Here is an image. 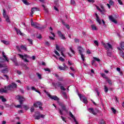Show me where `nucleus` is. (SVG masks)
Returning a JSON list of instances; mask_svg holds the SVG:
<instances>
[{
	"label": "nucleus",
	"instance_id": "nucleus-1",
	"mask_svg": "<svg viewBox=\"0 0 124 124\" xmlns=\"http://www.w3.org/2000/svg\"><path fill=\"white\" fill-rule=\"evenodd\" d=\"M16 99H17V100H18L19 103L20 105H17L16 106V108H21V105H22V104H23V102H24V101H25L26 99L25 98V97H24L23 96H22L20 95H18L16 97Z\"/></svg>",
	"mask_w": 124,
	"mask_h": 124
},
{
	"label": "nucleus",
	"instance_id": "nucleus-2",
	"mask_svg": "<svg viewBox=\"0 0 124 124\" xmlns=\"http://www.w3.org/2000/svg\"><path fill=\"white\" fill-rule=\"evenodd\" d=\"M59 105L62 107V109H59V113L60 115H63V111L66 113H67V109L65 107V105H63L62 103H59Z\"/></svg>",
	"mask_w": 124,
	"mask_h": 124
},
{
	"label": "nucleus",
	"instance_id": "nucleus-3",
	"mask_svg": "<svg viewBox=\"0 0 124 124\" xmlns=\"http://www.w3.org/2000/svg\"><path fill=\"white\" fill-rule=\"evenodd\" d=\"M103 45L107 51H112V50H113V46H112V45L108 43L107 44L103 43Z\"/></svg>",
	"mask_w": 124,
	"mask_h": 124
},
{
	"label": "nucleus",
	"instance_id": "nucleus-4",
	"mask_svg": "<svg viewBox=\"0 0 124 124\" xmlns=\"http://www.w3.org/2000/svg\"><path fill=\"white\" fill-rule=\"evenodd\" d=\"M15 89H17V84L14 82L7 87L8 91H13Z\"/></svg>",
	"mask_w": 124,
	"mask_h": 124
},
{
	"label": "nucleus",
	"instance_id": "nucleus-5",
	"mask_svg": "<svg viewBox=\"0 0 124 124\" xmlns=\"http://www.w3.org/2000/svg\"><path fill=\"white\" fill-rule=\"evenodd\" d=\"M78 50L79 52V54L81 56V60L84 62L85 61V56L83 55L82 53L84 52V50L81 46H78Z\"/></svg>",
	"mask_w": 124,
	"mask_h": 124
},
{
	"label": "nucleus",
	"instance_id": "nucleus-6",
	"mask_svg": "<svg viewBox=\"0 0 124 124\" xmlns=\"http://www.w3.org/2000/svg\"><path fill=\"white\" fill-rule=\"evenodd\" d=\"M31 27H33L34 28H35L38 30H40V27H39V26H40V25L37 23V22H33L32 19L31 20Z\"/></svg>",
	"mask_w": 124,
	"mask_h": 124
},
{
	"label": "nucleus",
	"instance_id": "nucleus-7",
	"mask_svg": "<svg viewBox=\"0 0 124 124\" xmlns=\"http://www.w3.org/2000/svg\"><path fill=\"white\" fill-rule=\"evenodd\" d=\"M78 95L80 99V100H82L83 103H88V99H87V97L84 96H81V94H78Z\"/></svg>",
	"mask_w": 124,
	"mask_h": 124
},
{
	"label": "nucleus",
	"instance_id": "nucleus-8",
	"mask_svg": "<svg viewBox=\"0 0 124 124\" xmlns=\"http://www.w3.org/2000/svg\"><path fill=\"white\" fill-rule=\"evenodd\" d=\"M41 105H42V104L40 102H37L33 104V106H34V107H35L36 108H37V107H39L40 110H43V108H42Z\"/></svg>",
	"mask_w": 124,
	"mask_h": 124
},
{
	"label": "nucleus",
	"instance_id": "nucleus-9",
	"mask_svg": "<svg viewBox=\"0 0 124 124\" xmlns=\"http://www.w3.org/2000/svg\"><path fill=\"white\" fill-rule=\"evenodd\" d=\"M34 118L35 120H39L40 118H44V115L40 114V112H37L35 114Z\"/></svg>",
	"mask_w": 124,
	"mask_h": 124
},
{
	"label": "nucleus",
	"instance_id": "nucleus-10",
	"mask_svg": "<svg viewBox=\"0 0 124 124\" xmlns=\"http://www.w3.org/2000/svg\"><path fill=\"white\" fill-rule=\"evenodd\" d=\"M48 96H49V98L51 99H53V100H56L57 101L60 100V99L58 97V96L56 95H51L50 94H47Z\"/></svg>",
	"mask_w": 124,
	"mask_h": 124
},
{
	"label": "nucleus",
	"instance_id": "nucleus-11",
	"mask_svg": "<svg viewBox=\"0 0 124 124\" xmlns=\"http://www.w3.org/2000/svg\"><path fill=\"white\" fill-rule=\"evenodd\" d=\"M108 3L109 4L107 3V6H108L109 9H110V8H111V6L110 5H111V6L114 5V0H108Z\"/></svg>",
	"mask_w": 124,
	"mask_h": 124
},
{
	"label": "nucleus",
	"instance_id": "nucleus-12",
	"mask_svg": "<svg viewBox=\"0 0 124 124\" xmlns=\"http://www.w3.org/2000/svg\"><path fill=\"white\" fill-rule=\"evenodd\" d=\"M58 87H60V89L62 90V91H66V89H65V88H64V86H63L62 85V83L58 82Z\"/></svg>",
	"mask_w": 124,
	"mask_h": 124
},
{
	"label": "nucleus",
	"instance_id": "nucleus-13",
	"mask_svg": "<svg viewBox=\"0 0 124 124\" xmlns=\"http://www.w3.org/2000/svg\"><path fill=\"white\" fill-rule=\"evenodd\" d=\"M108 18L110 21H111V22H113V23H114V24H117V20L115 19V18H114L112 16H108Z\"/></svg>",
	"mask_w": 124,
	"mask_h": 124
},
{
	"label": "nucleus",
	"instance_id": "nucleus-14",
	"mask_svg": "<svg viewBox=\"0 0 124 124\" xmlns=\"http://www.w3.org/2000/svg\"><path fill=\"white\" fill-rule=\"evenodd\" d=\"M39 9L36 8H33L31 10V16L32 17V14L35 12V11H38Z\"/></svg>",
	"mask_w": 124,
	"mask_h": 124
},
{
	"label": "nucleus",
	"instance_id": "nucleus-15",
	"mask_svg": "<svg viewBox=\"0 0 124 124\" xmlns=\"http://www.w3.org/2000/svg\"><path fill=\"white\" fill-rule=\"evenodd\" d=\"M88 111H89L90 113H91V114H93V115H96V112L94 111V109H93V108H88Z\"/></svg>",
	"mask_w": 124,
	"mask_h": 124
},
{
	"label": "nucleus",
	"instance_id": "nucleus-16",
	"mask_svg": "<svg viewBox=\"0 0 124 124\" xmlns=\"http://www.w3.org/2000/svg\"><path fill=\"white\" fill-rule=\"evenodd\" d=\"M69 115L70 116L71 118H72L74 122L76 123V124H78V122H77V121H76V119H75V117H74V115H73V114H72V113H71V112H69Z\"/></svg>",
	"mask_w": 124,
	"mask_h": 124
},
{
	"label": "nucleus",
	"instance_id": "nucleus-17",
	"mask_svg": "<svg viewBox=\"0 0 124 124\" xmlns=\"http://www.w3.org/2000/svg\"><path fill=\"white\" fill-rule=\"evenodd\" d=\"M18 56H19V57H20L21 58V59H22V60H24V58H30V56H29V55H27V54H24V55L18 54Z\"/></svg>",
	"mask_w": 124,
	"mask_h": 124
},
{
	"label": "nucleus",
	"instance_id": "nucleus-18",
	"mask_svg": "<svg viewBox=\"0 0 124 124\" xmlns=\"http://www.w3.org/2000/svg\"><path fill=\"white\" fill-rule=\"evenodd\" d=\"M9 71V69H8V68H6L1 70L2 73H4L5 74L8 73Z\"/></svg>",
	"mask_w": 124,
	"mask_h": 124
},
{
	"label": "nucleus",
	"instance_id": "nucleus-19",
	"mask_svg": "<svg viewBox=\"0 0 124 124\" xmlns=\"http://www.w3.org/2000/svg\"><path fill=\"white\" fill-rule=\"evenodd\" d=\"M65 48L62 47L60 49V52H61V55L64 58H65V55L63 54V52H65Z\"/></svg>",
	"mask_w": 124,
	"mask_h": 124
},
{
	"label": "nucleus",
	"instance_id": "nucleus-20",
	"mask_svg": "<svg viewBox=\"0 0 124 124\" xmlns=\"http://www.w3.org/2000/svg\"><path fill=\"white\" fill-rule=\"evenodd\" d=\"M7 93V90H6V87L4 88H1L0 89V93Z\"/></svg>",
	"mask_w": 124,
	"mask_h": 124
},
{
	"label": "nucleus",
	"instance_id": "nucleus-21",
	"mask_svg": "<svg viewBox=\"0 0 124 124\" xmlns=\"http://www.w3.org/2000/svg\"><path fill=\"white\" fill-rule=\"evenodd\" d=\"M95 15L96 17L97 22H98V23L99 24V25H100V24H101V20H100V19H99V17H98V15H97V14H95Z\"/></svg>",
	"mask_w": 124,
	"mask_h": 124
},
{
	"label": "nucleus",
	"instance_id": "nucleus-22",
	"mask_svg": "<svg viewBox=\"0 0 124 124\" xmlns=\"http://www.w3.org/2000/svg\"><path fill=\"white\" fill-rule=\"evenodd\" d=\"M31 89L32 91H34L36 93H39V94H41V93H40V92H39V91H37L36 90V89H35V87L32 86L31 87Z\"/></svg>",
	"mask_w": 124,
	"mask_h": 124
},
{
	"label": "nucleus",
	"instance_id": "nucleus-23",
	"mask_svg": "<svg viewBox=\"0 0 124 124\" xmlns=\"http://www.w3.org/2000/svg\"><path fill=\"white\" fill-rule=\"evenodd\" d=\"M118 49L119 50V51H120V56H121L122 58H124V52H123V51H122V50H121V48L118 47Z\"/></svg>",
	"mask_w": 124,
	"mask_h": 124
},
{
	"label": "nucleus",
	"instance_id": "nucleus-24",
	"mask_svg": "<svg viewBox=\"0 0 124 124\" xmlns=\"http://www.w3.org/2000/svg\"><path fill=\"white\" fill-rule=\"evenodd\" d=\"M49 31H50L51 34H52V35H53V36L54 37H55V34L53 32V28H52L50 27H49Z\"/></svg>",
	"mask_w": 124,
	"mask_h": 124
},
{
	"label": "nucleus",
	"instance_id": "nucleus-25",
	"mask_svg": "<svg viewBox=\"0 0 124 124\" xmlns=\"http://www.w3.org/2000/svg\"><path fill=\"white\" fill-rule=\"evenodd\" d=\"M16 33L17 34H20V35H24V34L22 33L21 31L17 30V29H16Z\"/></svg>",
	"mask_w": 124,
	"mask_h": 124
},
{
	"label": "nucleus",
	"instance_id": "nucleus-26",
	"mask_svg": "<svg viewBox=\"0 0 124 124\" xmlns=\"http://www.w3.org/2000/svg\"><path fill=\"white\" fill-rule=\"evenodd\" d=\"M20 48L22 49V50H24V51H28L26 46L22 45L20 46Z\"/></svg>",
	"mask_w": 124,
	"mask_h": 124
},
{
	"label": "nucleus",
	"instance_id": "nucleus-27",
	"mask_svg": "<svg viewBox=\"0 0 124 124\" xmlns=\"http://www.w3.org/2000/svg\"><path fill=\"white\" fill-rule=\"evenodd\" d=\"M22 2L26 5H30V3L27 0H22Z\"/></svg>",
	"mask_w": 124,
	"mask_h": 124
},
{
	"label": "nucleus",
	"instance_id": "nucleus-28",
	"mask_svg": "<svg viewBox=\"0 0 124 124\" xmlns=\"http://www.w3.org/2000/svg\"><path fill=\"white\" fill-rule=\"evenodd\" d=\"M1 42L3 43L4 44H5V45H8L9 44V42L8 41H4V40H1Z\"/></svg>",
	"mask_w": 124,
	"mask_h": 124
},
{
	"label": "nucleus",
	"instance_id": "nucleus-29",
	"mask_svg": "<svg viewBox=\"0 0 124 124\" xmlns=\"http://www.w3.org/2000/svg\"><path fill=\"white\" fill-rule=\"evenodd\" d=\"M62 94L63 97L65 98V99H67V95H66V93H65V92H62Z\"/></svg>",
	"mask_w": 124,
	"mask_h": 124
},
{
	"label": "nucleus",
	"instance_id": "nucleus-30",
	"mask_svg": "<svg viewBox=\"0 0 124 124\" xmlns=\"http://www.w3.org/2000/svg\"><path fill=\"white\" fill-rule=\"evenodd\" d=\"M91 28L93 31H96L97 30L96 26H95L94 25H91Z\"/></svg>",
	"mask_w": 124,
	"mask_h": 124
},
{
	"label": "nucleus",
	"instance_id": "nucleus-31",
	"mask_svg": "<svg viewBox=\"0 0 124 124\" xmlns=\"http://www.w3.org/2000/svg\"><path fill=\"white\" fill-rule=\"evenodd\" d=\"M0 99H1L2 102H5L6 101V99L3 97V96H0Z\"/></svg>",
	"mask_w": 124,
	"mask_h": 124
},
{
	"label": "nucleus",
	"instance_id": "nucleus-32",
	"mask_svg": "<svg viewBox=\"0 0 124 124\" xmlns=\"http://www.w3.org/2000/svg\"><path fill=\"white\" fill-rule=\"evenodd\" d=\"M2 55H3V58H4V59H5V60H6V61H7V62H9V60H8L7 57H6V56H5V55H4V52H2Z\"/></svg>",
	"mask_w": 124,
	"mask_h": 124
},
{
	"label": "nucleus",
	"instance_id": "nucleus-33",
	"mask_svg": "<svg viewBox=\"0 0 124 124\" xmlns=\"http://www.w3.org/2000/svg\"><path fill=\"white\" fill-rule=\"evenodd\" d=\"M120 47H121L122 50H124V42L121 43Z\"/></svg>",
	"mask_w": 124,
	"mask_h": 124
},
{
	"label": "nucleus",
	"instance_id": "nucleus-34",
	"mask_svg": "<svg viewBox=\"0 0 124 124\" xmlns=\"http://www.w3.org/2000/svg\"><path fill=\"white\" fill-rule=\"evenodd\" d=\"M36 75L37 76L39 79H42V76L40 74L37 73H36Z\"/></svg>",
	"mask_w": 124,
	"mask_h": 124
},
{
	"label": "nucleus",
	"instance_id": "nucleus-35",
	"mask_svg": "<svg viewBox=\"0 0 124 124\" xmlns=\"http://www.w3.org/2000/svg\"><path fill=\"white\" fill-rule=\"evenodd\" d=\"M107 56H108V57H112V53H111V52H110V51H107Z\"/></svg>",
	"mask_w": 124,
	"mask_h": 124
},
{
	"label": "nucleus",
	"instance_id": "nucleus-36",
	"mask_svg": "<svg viewBox=\"0 0 124 124\" xmlns=\"http://www.w3.org/2000/svg\"><path fill=\"white\" fill-rule=\"evenodd\" d=\"M104 91H105V93H108V87H107L106 85L104 86Z\"/></svg>",
	"mask_w": 124,
	"mask_h": 124
},
{
	"label": "nucleus",
	"instance_id": "nucleus-37",
	"mask_svg": "<svg viewBox=\"0 0 124 124\" xmlns=\"http://www.w3.org/2000/svg\"><path fill=\"white\" fill-rule=\"evenodd\" d=\"M99 124H105V122H104L103 119H102L99 121Z\"/></svg>",
	"mask_w": 124,
	"mask_h": 124
},
{
	"label": "nucleus",
	"instance_id": "nucleus-38",
	"mask_svg": "<svg viewBox=\"0 0 124 124\" xmlns=\"http://www.w3.org/2000/svg\"><path fill=\"white\" fill-rule=\"evenodd\" d=\"M3 16L4 18H5L6 17H7L8 16L7 15H6V13L5 12V10H3Z\"/></svg>",
	"mask_w": 124,
	"mask_h": 124
},
{
	"label": "nucleus",
	"instance_id": "nucleus-39",
	"mask_svg": "<svg viewBox=\"0 0 124 124\" xmlns=\"http://www.w3.org/2000/svg\"><path fill=\"white\" fill-rule=\"evenodd\" d=\"M5 18L6 19V22H7V23H10V20L9 19V17L8 16H6L5 17Z\"/></svg>",
	"mask_w": 124,
	"mask_h": 124
},
{
	"label": "nucleus",
	"instance_id": "nucleus-40",
	"mask_svg": "<svg viewBox=\"0 0 124 124\" xmlns=\"http://www.w3.org/2000/svg\"><path fill=\"white\" fill-rule=\"evenodd\" d=\"M23 108L24 109H25V110H29V106H27V105H24L23 106Z\"/></svg>",
	"mask_w": 124,
	"mask_h": 124
},
{
	"label": "nucleus",
	"instance_id": "nucleus-41",
	"mask_svg": "<svg viewBox=\"0 0 124 124\" xmlns=\"http://www.w3.org/2000/svg\"><path fill=\"white\" fill-rule=\"evenodd\" d=\"M16 72L17 73V74H18V75H21V74H22V72L19 71L17 70L16 71Z\"/></svg>",
	"mask_w": 124,
	"mask_h": 124
},
{
	"label": "nucleus",
	"instance_id": "nucleus-42",
	"mask_svg": "<svg viewBox=\"0 0 124 124\" xmlns=\"http://www.w3.org/2000/svg\"><path fill=\"white\" fill-rule=\"evenodd\" d=\"M71 4H72L73 5H75V1L74 0H71Z\"/></svg>",
	"mask_w": 124,
	"mask_h": 124
},
{
	"label": "nucleus",
	"instance_id": "nucleus-43",
	"mask_svg": "<svg viewBox=\"0 0 124 124\" xmlns=\"http://www.w3.org/2000/svg\"><path fill=\"white\" fill-rule=\"evenodd\" d=\"M54 53L57 56H58V57H60L61 56L60 55V53H59V52L57 50H54Z\"/></svg>",
	"mask_w": 124,
	"mask_h": 124
},
{
	"label": "nucleus",
	"instance_id": "nucleus-44",
	"mask_svg": "<svg viewBox=\"0 0 124 124\" xmlns=\"http://www.w3.org/2000/svg\"><path fill=\"white\" fill-rule=\"evenodd\" d=\"M45 71H48V72H51V70H50V69L49 68H46L44 69Z\"/></svg>",
	"mask_w": 124,
	"mask_h": 124
},
{
	"label": "nucleus",
	"instance_id": "nucleus-45",
	"mask_svg": "<svg viewBox=\"0 0 124 124\" xmlns=\"http://www.w3.org/2000/svg\"><path fill=\"white\" fill-rule=\"evenodd\" d=\"M107 81L109 85H112V81H111V80L107 79Z\"/></svg>",
	"mask_w": 124,
	"mask_h": 124
},
{
	"label": "nucleus",
	"instance_id": "nucleus-46",
	"mask_svg": "<svg viewBox=\"0 0 124 124\" xmlns=\"http://www.w3.org/2000/svg\"><path fill=\"white\" fill-rule=\"evenodd\" d=\"M93 59L96 62H100V60L96 57H93Z\"/></svg>",
	"mask_w": 124,
	"mask_h": 124
},
{
	"label": "nucleus",
	"instance_id": "nucleus-47",
	"mask_svg": "<svg viewBox=\"0 0 124 124\" xmlns=\"http://www.w3.org/2000/svg\"><path fill=\"white\" fill-rule=\"evenodd\" d=\"M100 74H101L102 77H103L104 78H107V77H106V75H105V74L102 73Z\"/></svg>",
	"mask_w": 124,
	"mask_h": 124
},
{
	"label": "nucleus",
	"instance_id": "nucleus-48",
	"mask_svg": "<svg viewBox=\"0 0 124 124\" xmlns=\"http://www.w3.org/2000/svg\"><path fill=\"white\" fill-rule=\"evenodd\" d=\"M59 68L60 70H64V68L62 66H59Z\"/></svg>",
	"mask_w": 124,
	"mask_h": 124
},
{
	"label": "nucleus",
	"instance_id": "nucleus-49",
	"mask_svg": "<svg viewBox=\"0 0 124 124\" xmlns=\"http://www.w3.org/2000/svg\"><path fill=\"white\" fill-rule=\"evenodd\" d=\"M111 110L113 113H114V114H116V112H117V111L116 110V109H115V108H112Z\"/></svg>",
	"mask_w": 124,
	"mask_h": 124
},
{
	"label": "nucleus",
	"instance_id": "nucleus-50",
	"mask_svg": "<svg viewBox=\"0 0 124 124\" xmlns=\"http://www.w3.org/2000/svg\"><path fill=\"white\" fill-rule=\"evenodd\" d=\"M56 48L57 51H61V49H60V47H59V46H58V45H56Z\"/></svg>",
	"mask_w": 124,
	"mask_h": 124
},
{
	"label": "nucleus",
	"instance_id": "nucleus-51",
	"mask_svg": "<svg viewBox=\"0 0 124 124\" xmlns=\"http://www.w3.org/2000/svg\"><path fill=\"white\" fill-rule=\"evenodd\" d=\"M70 50L71 53L74 54V55L75 54V52H74V50H73V49H72V47H70Z\"/></svg>",
	"mask_w": 124,
	"mask_h": 124
},
{
	"label": "nucleus",
	"instance_id": "nucleus-52",
	"mask_svg": "<svg viewBox=\"0 0 124 124\" xmlns=\"http://www.w3.org/2000/svg\"><path fill=\"white\" fill-rule=\"evenodd\" d=\"M60 37L62 38V39H65V37L64 35H63V34L61 35L60 36Z\"/></svg>",
	"mask_w": 124,
	"mask_h": 124
},
{
	"label": "nucleus",
	"instance_id": "nucleus-53",
	"mask_svg": "<svg viewBox=\"0 0 124 124\" xmlns=\"http://www.w3.org/2000/svg\"><path fill=\"white\" fill-rule=\"evenodd\" d=\"M118 3L121 5H123V1H122V0H118Z\"/></svg>",
	"mask_w": 124,
	"mask_h": 124
},
{
	"label": "nucleus",
	"instance_id": "nucleus-54",
	"mask_svg": "<svg viewBox=\"0 0 124 124\" xmlns=\"http://www.w3.org/2000/svg\"><path fill=\"white\" fill-rule=\"evenodd\" d=\"M94 44L95 45H96V46H98V42H97V41H94Z\"/></svg>",
	"mask_w": 124,
	"mask_h": 124
},
{
	"label": "nucleus",
	"instance_id": "nucleus-55",
	"mask_svg": "<svg viewBox=\"0 0 124 124\" xmlns=\"http://www.w3.org/2000/svg\"><path fill=\"white\" fill-rule=\"evenodd\" d=\"M16 48L17 49L18 51H19V52H21V48L19 46H16Z\"/></svg>",
	"mask_w": 124,
	"mask_h": 124
},
{
	"label": "nucleus",
	"instance_id": "nucleus-56",
	"mask_svg": "<svg viewBox=\"0 0 124 124\" xmlns=\"http://www.w3.org/2000/svg\"><path fill=\"white\" fill-rule=\"evenodd\" d=\"M13 62L16 65H18V63H17V61L16 60H14Z\"/></svg>",
	"mask_w": 124,
	"mask_h": 124
},
{
	"label": "nucleus",
	"instance_id": "nucleus-57",
	"mask_svg": "<svg viewBox=\"0 0 124 124\" xmlns=\"http://www.w3.org/2000/svg\"><path fill=\"white\" fill-rule=\"evenodd\" d=\"M59 60L61 62H64V59L62 58V57H60Z\"/></svg>",
	"mask_w": 124,
	"mask_h": 124
},
{
	"label": "nucleus",
	"instance_id": "nucleus-58",
	"mask_svg": "<svg viewBox=\"0 0 124 124\" xmlns=\"http://www.w3.org/2000/svg\"><path fill=\"white\" fill-rule=\"evenodd\" d=\"M61 118L63 121V122H64L65 123H66V121H65V118H64L62 116Z\"/></svg>",
	"mask_w": 124,
	"mask_h": 124
},
{
	"label": "nucleus",
	"instance_id": "nucleus-59",
	"mask_svg": "<svg viewBox=\"0 0 124 124\" xmlns=\"http://www.w3.org/2000/svg\"><path fill=\"white\" fill-rule=\"evenodd\" d=\"M96 7L97 10H99V11H100V12H102V10H101V9H100V8H99V7H98V6H96Z\"/></svg>",
	"mask_w": 124,
	"mask_h": 124
},
{
	"label": "nucleus",
	"instance_id": "nucleus-60",
	"mask_svg": "<svg viewBox=\"0 0 124 124\" xmlns=\"http://www.w3.org/2000/svg\"><path fill=\"white\" fill-rule=\"evenodd\" d=\"M28 40L29 41L30 44H32V40L28 39Z\"/></svg>",
	"mask_w": 124,
	"mask_h": 124
},
{
	"label": "nucleus",
	"instance_id": "nucleus-61",
	"mask_svg": "<svg viewBox=\"0 0 124 124\" xmlns=\"http://www.w3.org/2000/svg\"><path fill=\"white\" fill-rule=\"evenodd\" d=\"M70 69H71V70H72V71H75V69L73 67H70Z\"/></svg>",
	"mask_w": 124,
	"mask_h": 124
},
{
	"label": "nucleus",
	"instance_id": "nucleus-62",
	"mask_svg": "<svg viewBox=\"0 0 124 124\" xmlns=\"http://www.w3.org/2000/svg\"><path fill=\"white\" fill-rule=\"evenodd\" d=\"M95 91L97 93V94L98 96H99L100 93H99V92H98V90L97 89H96Z\"/></svg>",
	"mask_w": 124,
	"mask_h": 124
},
{
	"label": "nucleus",
	"instance_id": "nucleus-63",
	"mask_svg": "<svg viewBox=\"0 0 124 124\" xmlns=\"http://www.w3.org/2000/svg\"><path fill=\"white\" fill-rule=\"evenodd\" d=\"M33 111H34V108L33 107H32L31 108V111L33 112Z\"/></svg>",
	"mask_w": 124,
	"mask_h": 124
},
{
	"label": "nucleus",
	"instance_id": "nucleus-64",
	"mask_svg": "<svg viewBox=\"0 0 124 124\" xmlns=\"http://www.w3.org/2000/svg\"><path fill=\"white\" fill-rule=\"evenodd\" d=\"M58 34L59 35V36H61L62 34V32L61 31H58Z\"/></svg>",
	"mask_w": 124,
	"mask_h": 124
}]
</instances>
